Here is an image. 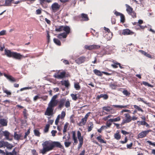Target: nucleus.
<instances>
[{"label": "nucleus", "mask_w": 155, "mask_h": 155, "mask_svg": "<svg viewBox=\"0 0 155 155\" xmlns=\"http://www.w3.org/2000/svg\"><path fill=\"white\" fill-rule=\"evenodd\" d=\"M77 94H71V96L72 98V99L74 101H76L78 99V97L77 96Z\"/></svg>", "instance_id": "44"}, {"label": "nucleus", "mask_w": 155, "mask_h": 155, "mask_svg": "<svg viewBox=\"0 0 155 155\" xmlns=\"http://www.w3.org/2000/svg\"><path fill=\"white\" fill-rule=\"evenodd\" d=\"M125 119H123L121 123V126L125 124L129 123L131 121V117L129 113L125 114H124Z\"/></svg>", "instance_id": "4"}, {"label": "nucleus", "mask_w": 155, "mask_h": 155, "mask_svg": "<svg viewBox=\"0 0 155 155\" xmlns=\"http://www.w3.org/2000/svg\"><path fill=\"white\" fill-rule=\"evenodd\" d=\"M60 5L57 2H55L51 5V9L52 12L55 13L60 9Z\"/></svg>", "instance_id": "5"}, {"label": "nucleus", "mask_w": 155, "mask_h": 155, "mask_svg": "<svg viewBox=\"0 0 155 155\" xmlns=\"http://www.w3.org/2000/svg\"><path fill=\"white\" fill-rule=\"evenodd\" d=\"M72 139L74 141V143L76 144L78 143L77 137L76 136V134L75 132L72 131Z\"/></svg>", "instance_id": "19"}, {"label": "nucleus", "mask_w": 155, "mask_h": 155, "mask_svg": "<svg viewBox=\"0 0 155 155\" xmlns=\"http://www.w3.org/2000/svg\"><path fill=\"white\" fill-rule=\"evenodd\" d=\"M14 138L15 139H16V140H19V139H21V135H18L17 134L16 132H15L14 134Z\"/></svg>", "instance_id": "34"}, {"label": "nucleus", "mask_w": 155, "mask_h": 155, "mask_svg": "<svg viewBox=\"0 0 155 155\" xmlns=\"http://www.w3.org/2000/svg\"><path fill=\"white\" fill-rule=\"evenodd\" d=\"M64 144L65 147H68L71 144V142H65Z\"/></svg>", "instance_id": "60"}, {"label": "nucleus", "mask_w": 155, "mask_h": 155, "mask_svg": "<svg viewBox=\"0 0 155 155\" xmlns=\"http://www.w3.org/2000/svg\"><path fill=\"white\" fill-rule=\"evenodd\" d=\"M142 84L143 85L145 86H147L149 87H153V85L150 84L148 83L145 82V81H143Z\"/></svg>", "instance_id": "51"}, {"label": "nucleus", "mask_w": 155, "mask_h": 155, "mask_svg": "<svg viewBox=\"0 0 155 155\" xmlns=\"http://www.w3.org/2000/svg\"><path fill=\"white\" fill-rule=\"evenodd\" d=\"M43 148L40 150V153L45 154L48 152L54 149V147L58 148L61 149L64 148L61 145L60 143L57 141H46L42 143Z\"/></svg>", "instance_id": "1"}, {"label": "nucleus", "mask_w": 155, "mask_h": 155, "mask_svg": "<svg viewBox=\"0 0 155 155\" xmlns=\"http://www.w3.org/2000/svg\"><path fill=\"white\" fill-rule=\"evenodd\" d=\"M151 130H145L142 131L138 135V137L139 138H143L145 137L147 135V134L149 133V132Z\"/></svg>", "instance_id": "13"}, {"label": "nucleus", "mask_w": 155, "mask_h": 155, "mask_svg": "<svg viewBox=\"0 0 155 155\" xmlns=\"http://www.w3.org/2000/svg\"><path fill=\"white\" fill-rule=\"evenodd\" d=\"M93 71L94 73L97 75L99 76H102V72H101L100 71L97 70V69H94L93 70Z\"/></svg>", "instance_id": "27"}, {"label": "nucleus", "mask_w": 155, "mask_h": 155, "mask_svg": "<svg viewBox=\"0 0 155 155\" xmlns=\"http://www.w3.org/2000/svg\"><path fill=\"white\" fill-rule=\"evenodd\" d=\"M120 21L121 22L124 23L125 22V18L124 15L122 14L120 16Z\"/></svg>", "instance_id": "50"}, {"label": "nucleus", "mask_w": 155, "mask_h": 155, "mask_svg": "<svg viewBox=\"0 0 155 155\" xmlns=\"http://www.w3.org/2000/svg\"><path fill=\"white\" fill-rule=\"evenodd\" d=\"M85 48L86 49L89 50H92L93 49H97L100 48V46L98 45H86Z\"/></svg>", "instance_id": "9"}, {"label": "nucleus", "mask_w": 155, "mask_h": 155, "mask_svg": "<svg viewBox=\"0 0 155 155\" xmlns=\"http://www.w3.org/2000/svg\"><path fill=\"white\" fill-rule=\"evenodd\" d=\"M4 135L5 137L7 139H8L9 138L10 133L7 131H5L3 132Z\"/></svg>", "instance_id": "41"}, {"label": "nucleus", "mask_w": 155, "mask_h": 155, "mask_svg": "<svg viewBox=\"0 0 155 155\" xmlns=\"http://www.w3.org/2000/svg\"><path fill=\"white\" fill-rule=\"evenodd\" d=\"M42 9L41 8H40L37 10L36 11V14L37 15H40L41 13Z\"/></svg>", "instance_id": "58"}, {"label": "nucleus", "mask_w": 155, "mask_h": 155, "mask_svg": "<svg viewBox=\"0 0 155 155\" xmlns=\"http://www.w3.org/2000/svg\"><path fill=\"white\" fill-rule=\"evenodd\" d=\"M103 109L107 112H109L110 111V107H104Z\"/></svg>", "instance_id": "55"}, {"label": "nucleus", "mask_w": 155, "mask_h": 155, "mask_svg": "<svg viewBox=\"0 0 155 155\" xmlns=\"http://www.w3.org/2000/svg\"><path fill=\"white\" fill-rule=\"evenodd\" d=\"M72 139L74 141V143L76 144L78 143L77 137L76 136V134L75 132L72 131Z\"/></svg>", "instance_id": "18"}, {"label": "nucleus", "mask_w": 155, "mask_h": 155, "mask_svg": "<svg viewBox=\"0 0 155 155\" xmlns=\"http://www.w3.org/2000/svg\"><path fill=\"white\" fill-rule=\"evenodd\" d=\"M8 79L9 81H12V82H15L16 81V80L15 79L12 77L11 75H9V76L8 77Z\"/></svg>", "instance_id": "49"}, {"label": "nucleus", "mask_w": 155, "mask_h": 155, "mask_svg": "<svg viewBox=\"0 0 155 155\" xmlns=\"http://www.w3.org/2000/svg\"><path fill=\"white\" fill-rule=\"evenodd\" d=\"M145 27H147L138 24H137V25L135 27V29L137 30L143 29Z\"/></svg>", "instance_id": "31"}, {"label": "nucleus", "mask_w": 155, "mask_h": 155, "mask_svg": "<svg viewBox=\"0 0 155 155\" xmlns=\"http://www.w3.org/2000/svg\"><path fill=\"white\" fill-rule=\"evenodd\" d=\"M125 6L126 7V10L127 13H130V11H132V10L133 9L131 7L127 4H126Z\"/></svg>", "instance_id": "30"}, {"label": "nucleus", "mask_w": 155, "mask_h": 155, "mask_svg": "<svg viewBox=\"0 0 155 155\" xmlns=\"http://www.w3.org/2000/svg\"><path fill=\"white\" fill-rule=\"evenodd\" d=\"M134 108L136 109H137L138 111H140L142 112H143V110L139 106L136 105H134Z\"/></svg>", "instance_id": "48"}, {"label": "nucleus", "mask_w": 155, "mask_h": 155, "mask_svg": "<svg viewBox=\"0 0 155 155\" xmlns=\"http://www.w3.org/2000/svg\"><path fill=\"white\" fill-rule=\"evenodd\" d=\"M6 31L3 30L0 31V36L4 35L6 34Z\"/></svg>", "instance_id": "62"}, {"label": "nucleus", "mask_w": 155, "mask_h": 155, "mask_svg": "<svg viewBox=\"0 0 155 155\" xmlns=\"http://www.w3.org/2000/svg\"><path fill=\"white\" fill-rule=\"evenodd\" d=\"M24 57L23 55H21L20 53L14 52L12 58L16 59L21 60Z\"/></svg>", "instance_id": "12"}, {"label": "nucleus", "mask_w": 155, "mask_h": 155, "mask_svg": "<svg viewBox=\"0 0 155 155\" xmlns=\"http://www.w3.org/2000/svg\"><path fill=\"white\" fill-rule=\"evenodd\" d=\"M147 142L150 145H152L154 147H155V143H152L151 141H147Z\"/></svg>", "instance_id": "64"}, {"label": "nucleus", "mask_w": 155, "mask_h": 155, "mask_svg": "<svg viewBox=\"0 0 155 155\" xmlns=\"http://www.w3.org/2000/svg\"><path fill=\"white\" fill-rule=\"evenodd\" d=\"M65 112L62 111L61 113V115H60V118L61 119L64 118V117H65Z\"/></svg>", "instance_id": "54"}, {"label": "nucleus", "mask_w": 155, "mask_h": 155, "mask_svg": "<svg viewBox=\"0 0 155 155\" xmlns=\"http://www.w3.org/2000/svg\"><path fill=\"white\" fill-rule=\"evenodd\" d=\"M77 137L79 142V143L78 147V149L80 148L83 143V137L81 136V134L79 131H77Z\"/></svg>", "instance_id": "6"}, {"label": "nucleus", "mask_w": 155, "mask_h": 155, "mask_svg": "<svg viewBox=\"0 0 155 155\" xmlns=\"http://www.w3.org/2000/svg\"><path fill=\"white\" fill-rule=\"evenodd\" d=\"M119 133L120 131L117 130L116 133L114 134V138L117 140H120L121 138V136Z\"/></svg>", "instance_id": "17"}, {"label": "nucleus", "mask_w": 155, "mask_h": 155, "mask_svg": "<svg viewBox=\"0 0 155 155\" xmlns=\"http://www.w3.org/2000/svg\"><path fill=\"white\" fill-rule=\"evenodd\" d=\"M128 14L130 15H131L132 17L133 18H136V12L132 10V11H130V13H128Z\"/></svg>", "instance_id": "29"}, {"label": "nucleus", "mask_w": 155, "mask_h": 155, "mask_svg": "<svg viewBox=\"0 0 155 155\" xmlns=\"http://www.w3.org/2000/svg\"><path fill=\"white\" fill-rule=\"evenodd\" d=\"M57 97V95L53 96L49 103L57 106L58 103V100H56Z\"/></svg>", "instance_id": "11"}, {"label": "nucleus", "mask_w": 155, "mask_h": 155, "mask_svg": "<svg viewBox=\"0 0 155 155\" xmlns=\"http://www.w3.org/2000/svg\"><path fill=\"white\" fill-rule=\"evenodd\" d=\"M127 140L128 139H127V137H126L125 138L124 141H120L119 142L120 143L123 144L126 143L127 142Z\"/></svg>", "instance_id": "59"}, {"label": "nucleus", "mask_w": 155, "mask_h": 155, "mask_svg": "<svg viewBox=\"0 0 155 155\" xmlns=\"http://www.w3.org/2000/svg\"><path fill=\"white\" fill-rule=\"evenodd\" d=\"M3 92L4 93L8 95H10L11 94V92L6 89L3 90Z\"/></svg>", "instance_id": "63"}, {"label": "nucleus", "mask_w": 155, "mask_h": 155, "mask_svg": "<svg viewBox=\"0 0 155 155\" xmlns=\"http://www.w3.org/2000/svg\"><path fill=\"white\" fill-rule=\"evenodd\" d=\"M49 127L50 125L49 124H47L46 125L44 130L45 133H46L48 132Z\"/></svg>", "instance_id": "39"}, {"label": "nucleus", "mask_w": 155, "mask_h": 155, "mask_svg": "<svg viewBox=\"0 0 155 155\" xmlns=\"http://www.w3.org/2000/svg\"><path fill=\"white\" fill-rule=\"evenodd\" d=\"M53 41L54 43L60 46L61 45V42L60 41L56 38H54Z\"/></svg>", "instance_id": "37"}, {"label": "nucleus", "mask_w": 155, "mask_h": 155, "mask_svg": "<svg viewBox=\"0 0 155 155\" xmlns=\"http://www.w3.org/2000/svg\"><path fill=\"white\" fill-rule=\"evenodd\" d=\"M87 121V120L85 119L84 118H83L81 119V121L79 123L80 126H82V125H85L86 122Z\"/></svg>", "instance_id": "33"}, {"label": "nucleus", "mask_w": 155, "mask_h": 155, "mask_svg": "<svg viewBox=\"0 0 155 155\" xmlns=\"http://www.w3.org/2000/svg\"><path fill=\"white\" fill-rule=\"evenodd\" d=\"M104 30L107 31L108 34H107L105 36V38L107 40H110L112 38L113 36V33L111 32L110 29L105 27H104Z\"/></svg>", "instance_id": "8"}, {"label": "nucleus", "mask_w": 155, "mask_h": 155, "mask_svg": "<svg viewBox=\"0 0 155 155\" xmlns=\"http://www.w3.org/2000/svg\"><path fill=\"white\" fill-rule=\"evenodd\" d=\"M24 117L25 119L27 118V116L28 115L27 113V110L26 109H24L23 111V112Z\"/></svg>", "instance_id": "45"}, {"label": "nucleus", "mask_w": 155, "mask_h": 155, "mask_svg": "<svg viewBox=\"0 0 155 155\" xmlns=\"http://www.w3.org/2000/svg\"><path fill=\"white\" fill-rule=\"evenodd\" d=\"M30 128H29L28 130L25 133V135L24 137V139H26L27 138V136L30 134Z\"/></svg>", "instance_id": "52"}, {"label": "nucleus", "mask_w": 155, "mask_h": 155, "mask_svg": "<svg viewBox=\"0 0 155 155\" xmlns=\"http://www.w3.org/2000/svg\"><path fill=\"white\" fill-rule=\"evenodd\" d=\"M94 125L92 122H89L88 126V130L87 131L88 132L91 131L94 127Z\"/></svg>", "instance_id": "21"}, {"label": "nucleus", "mask_w": 155, "mask_h": 155, "mask_svg": "<svg viewBox=\"0 0 155 155\" xmlns=\"http://www.w3.org/2000/svg\"><path fill=\"white\" fill-rule=\"evenodd\" d=\"M137 124H139V125H144L146 124L145 121H137Z\"/></svg>", "instance_id": "56"}, {"label": "nucleus", "mask_w": 155, "mask_h": 155, "mask_svg": "<svg viewBox=\"0 0 155 155\" xmlns=\"http://www.w3.org/2000/svg\"><path fill=\"white\" fill-rule=\"evenodd\" d=\"M134 34L136 36V34L134 32L127 28L123 30L121 33V35H132Z\"/></svg>", "instance_id": "7"}, {"label": "nucleus", "mask_w": 155, "mask_h": 155, "mask_svg": "<svg viewBox=\"0 0 155 155\" xmlns=\"http://www.w3.org/2000/svg\"><path fill=\"white\" fill-rule=\"evenodd\" d=\"M68 123L67 122L65 124L63 130V133H65L67 131V128H68Z\"/></svg>", "instance_id": "47"}, {"label": "nucleus", "mask_w": 155, "mask_h": 155, "mask_svg": "<svg viewBox=\"0 0 155 155\" xmlns=\"http://www.w3.org/2000/svg\"><path fill=\"white\" fill-rule=\"evenodd\" d=\"M14 0H6L5 2V5L6 6H10L12 3H13Z\"/></svg>", "instance_id": "35"}, {"label": "nucleus", "mask_w": 155, "mask_h": 155, "mask_svg": "<svg viewBox=\"0 0 155 155\" xmlns=\"http://www.w3.org/2000/svg\"><path fill=\"white\" fill-rule=\"evenodd\" d=\"M101 98H103L104 100H107L108 98V95L107 94H101L97 96V100H99Z\"/></svg>", "instance_id": "16"}, {"label": "nucleus", "mask_w": 155, "mask_h": 155, "mask_svg": "<svg viewBox=\"0 0 155 155\" xmlns=\"http://www.w3.org/2000/svg\"><path fill=\"white\" fill-rule=\"evenodd\" d=\"M116 20L114 17H112L111 18V21L112 24H115L116 23Z\"/></svg>", "instance_id": "61"}, {"label": "nucleus", "mask_w": 155, "mask_h": 155, "mask_svg": "<svg viewBox=\"0 0 155 155\" xmlns=\"http://www.w3.org/2000/svg\"><path fill=\"white\" fill-rule=\"evenodd\" d=\"M63 31H64L67 34H69L70 32V29L69 26L66 25L64 26Z\"/></svg>", "instance_id": "24"}, {"label": "nucleus", "mask_w": 155, "mask_h": 155, "mask_svg": "<svg viewBox=\"0 0 155 155\" xmlns=\"http://www.w3.org/2000/svg\"><path fill=\"white\" fill-rule=\"evenodd\" d=\"M64 26L63 25L56 27L55 31H61L63 30Z\"/></svg>", "instance_id": "32"}, {"label": "nucleus", "mask_w": 155, "mask_h": 155, "mask_svg": "<svg viewBox=\"0 0 155 155\" xmlns=\"http://www.w3.org/2000/svg\"><path fill=\"white\" fill-rule=\"evenodd\" d=\"M0 124L2 126H6L7 125V122L6 120L4 119L0 120Z\"/></svg>", "instance_id": "23"}, {"label": "nucleus", "mask_w": 155, "mask_h": 155, "mask_svg": "<svg viewBox=\"0 0 155 155\" xmlns=\"http://www.w3.org/2000/svg\"><path fill=\"white\" fill-rule=\"evenodd\" d=\"M5 147H6L8 149H11L13 147V146L12 144L9 143L8 142H5Z\"/></svg>", "instance_id": "38"}, {"label": "nucleus", "mask_w": 155, "mask_h": 155, "mask_svg": "<svg viewBox=\"0 0 155 155\" xmlns=\"http://www.w3.org/2000/svg\"><path fill=\"white\" fill-rule=\"evenodd\" d=\"M129 105H113V107L114 108H126L129 107Z\"/></svg>", "instance_id": "22"}, {"label": "nucleus", "mask_w": 155, "mask_h": 155, "mask_svg": "<svg viewBox=\"0 0 155 155\" xmlns=\"http://www.w3.org/2000/svg\"><path fill=\"white\" fill-rule=\"evenodd\" d=\"M123 93L126 96H129L130 94L127 90H124L122 91Z\"/></svg>", "instance_id": "46"}, {"label": "nucleus", "mask_w": 155, "mask_h": 155, "mask_svg": "<svg viewBox=\"0 0 155 155\" xmlns=\"http://www.w3.org/2000/svg\"><path fill=\"white\" fill-rule=\"evenodd\" d=\"M74 87L76 90H78L80 89L81 87L78 83H75L74 84Z\"/></svg>", "instance_id": "40"}, {"label": "nucleus", "mask_w": 155, "mask_h": 155, "mask_svg": "<svg viewBox=\"0 0 155 155\" xmlns=\"http://www.w3.org/2000/svg\"><path fill=\"white\" fill-rule=\"evenodd\" d=\"M86 58L84 56H81L75 59V61L76 63L80 64L84 63L86 61Z\"/></svg>", "instance_id": "10"}, {"label": "nucleus", "mask_w": 155, "mask_h": 155, "mask_svg": "<svg viewBox=\"0 0 155 155\" xmlns=\"http://www.w3.org/2000/svg\"><path fill=\"white\" fill-rule=\"evenodd\" d=\"M40 4L42 5L45 2H47L48 3L51 2V0H40Z\"/></svg>", "instance_id": "43"}, {"label": "nucleus", "mask_w": 155, "mask_h": 155, "mask_svg": "<svg viewBox=\"0 0 155 155\" xmlns=\"http://www.w3.org/2000/svg\"><path fill=\"white\" fill-rule=\"evenodd\" d=\"M14 52H11V51L8 50H5V54L8 57H13Z\"/></svg>", "instance_id": "15"}, {"label": "nucleus", "mask_w": 155, "mask_h": 155, "mask_svg": "<svg viewBox=\"0 0 155 155\" xmlns=\"http://www.w3.org/2000/svg\"><path fill=\"white\" fill-rule=\"evenodd\" d=\"M5 142L4 141H0V148L5 147Z\"/></svg>", "instance_id": "57"}, {"label": "nucleus", "mask_w": 155, "mask_h": 155, "mask_svg": "<svg viewBox=\"0 0 155 155\" xmlns=\"http://www.w3.org/2000/svg\"><path fill=\"white\" fill-rule=\"evenodd\" d=\"M109 120L110 119L107 120L106 124V126L108 127V128H110V127L112 125V122Z\"/></svg>", "instance_id": "42"}, {"label": "nucleus", "mask_w": 155, "mask_h": 155, "mask_svg": "<svg viewBox=\"0 0 155 155\" xmlns=\"http://www.w3.org/2000/svg\"><path fill=\"white\" fill-rule=\"evenodd\" d=\"M97 139L98 141L101 143H106V141H104L103 139L102 138V136L100 135V136L97 137L96 138Z\"/></svg>", "instance_id": "25"}, {"label": "nucleus", "mask_w": 155, "mask_h": 155, "mask_svg": "<svg viewBox=\"0 0 155 155\" xmlns=\"http://www.w3.org/2000/svg\"><path fill=\"white\" fill-rule=\"evenodd\" d=\"M56 106L48 103L45 115L48 116L52 115L54 114V107Z\"/></svg>", "instance_id": "3"}, {"label": "nucleus", "mask_w": 155, "mask_h": 155, "mask_svg": "<svg viewBox=\"0 0 155 155\" xmlns=\"http://www.w3.org/2000/svg\"><path fill=\"white\" fill-rule=\"evenodd\" d=\"M82 20L84 21H87L89 20V18L87 14L82 13L81 14Z\"/></svg>", "instance_id": "20"}, {"label": "nucleus", "mask_w": 155, "mask_h": 155, "mask_svg": "<svg viewBox=\"0 0 155 155\" xmlns=\"http://www.w3.org/2000/svg\"><path fill=\"white\" fill-rule=\"evenodd\" d=\"M62 85H64L66 87H68L70 86V84L68 80H65L62 82Z\"/></svg>", "instance_id": "28"}, {"label": "nucleus", "mask_w": 155, "mask_h": 155, "mask_svg": "<svg viewBox=\"0 0 155 155\" xmlns=\"http://www.w3.org/2000/svg\"><path fill=\"white\" fill-rule=\"evenodd\" d=\"M60 118V114L58 115L55 120V124L58 125L59 122V119Z\"/></svg>", "instance_id": "53"}, {"label": "nucleus", "mask_w": 155, "mask_h": 155, "mask_svg": "<svg viewBox=\"0 0 155 155\" xmlns=\"http://www.w3.org/2000/svg\"><path fill=\"white\" fill-rule=\"evenodd\" d=\"M65 72H61L59 74L54 75V77L57 79H62L65 77Z\"/></svg>", "instance_id": "14"}, {"label": "nucleus", "mask_w": 155, "mask_h": 155, "mask_svg": "<svg viewBox=\"0 0 155 155\" xmlns=\"http://www.w3.org/2000/svg\"><path fill=\"white\" fill-rule=\"evenodd\" d=\"M121 120V118L120 116H118L117 117L110 119V121L112 122H115L119 121Z\"/></svg>", "instance_id": "26"}, {"label": "nucleus", "mask_w": 155, "mask_h": 155, "mask_svg": "<svg viewBox=\"0 0 155 155\" xmlns=\"http://www.w3.org/2000/svg\"><path fill=\"white\" fill-rule=\"evenodd\" d=\"M34 133L35 135L38 137H40L41 133L39 130L36 129H35L34 130Z\"/></svg>", "instance_id": "36"}, {"label": "nucleus", "mask_w": 155, "mask_h": 155, "mask_svg": "<svg viewBox=\"0 0 155 155\" xmlns=\"http://www.w3.org/2000/svg\"><path fill=\"white\" fill-rule=\"evenodd\" d=\"M58 108L61 109L64 106L66 108H68L70 106V103L68 100H66L65 98H62L59 101H58Z\"/></svg>", "instance_id": "2"}]
</instances>
